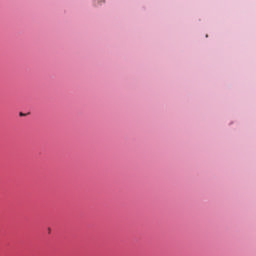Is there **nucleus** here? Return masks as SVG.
I'll return each instance as SVG.
<instances>
[{
    "instance_id": "nucleus-1",
    "label": "nucleus",
    "mask_w": 256,
    "mask_h": 256,
    "mask_svg": "<svg viewBox=\"0 0 256 256\" xmlns=\"http://www.w3.org/2000/svg\"><path fill=\"white\" fill-rule=\"evenodd\" d=\"M48 232L51 233V228H48Z\"/></svg>"
},
{
    "instance_id": "nucleus-2",
    "label": "nucleus",
    "mask_w": 256,
    "mask_h": 256,
    "mask_svg": "<svg viewBox=\"0 0 256 256\" xmlns=\"http://www.w3.org/2000/svg\"><path fill=\"white\" fill-rule=\"evenodd\" d=\"M21 116H23V113H20Z\"/></svg>"
}]
</instances>
